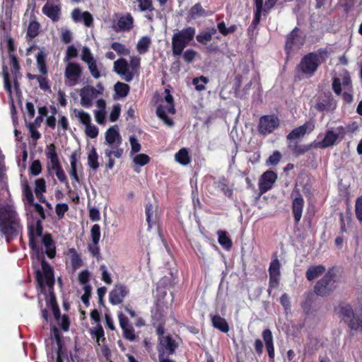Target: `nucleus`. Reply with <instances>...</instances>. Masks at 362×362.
Segmentation results:
<instances>
[{
    "mask_svg": "<svg viewBox=\"0 0 362 362\" xmlns=\"http://www.w3.org/2000/svg\"><path fill=\"white\" fill-rule=\"evenodd\" d=\"M195 33V28L189 26L174 33V35L189 45V43L194 39Z\"/></svg>",
    "mask_w": 362,
    "mask_h": 362,
    "instance_id": "obj_24",
    "label": "nucleus"
},
{
    "mask_svg": "<svg viewBox=\"0 0 362 362\" xmlns=\"http://www.w3.org/2000/svg\"><path fill=\"white\" fill-rule=\"evenodd\" d=\"M165 101L167 104L166 105H163L162 104L159 105L156 108V115L166 124L168 126H173L174 124V122L172 119L168 117L167 113H175L174 100L168 89H165Z\"/></svg>",
    "mask_w": 362,
    "mask_h": 362,
    "instance_id": "obj_5",
    "label": "nucleus"
},
{
    "mask_svg": "<svg viewBox=\"0 0 362 362\" xmlns=\"http://www.w3.org/2000/svg\"><path fill=\"white\" fill-rule=\"evenodd\" d=\"M262 337L264 341L269 360L273 361L274 358L275 352L273 335L271 330L269 329H264L262 333Z\"/></svg>",
    "mask_w": 362,
    "mask_h": 362,
    "instance_id": "obj_17",
    "label": "nucleus"
},
{
    "mask_svg": "<svg viewBox=\"0 0 362 362\" xmlns=\"http://www.w3.org/2000/svg\"><path fill=\"white\" fill-rule=\"evenodd\" d=\"M178 347L177 343L170 335L159 338V345L157 349H160L165 353L167 351L168 355H173Z\"/></svg>",
    "mask_w": 362,
    "mask_h": 362,
    "instance_id": "obj_15",
    "label": "nucleus"
},
{
    "mask_svg": "<svg viewBox=\"0 0 362 362\" xmlns=\"http://www.w3.org/2000/svg\"><path fill=\"white\" fill-rule=\"evenodd\" d=\"M52 330L57 344V357L60 356L61 358L64 359L67 356V353L66 350L63 348V344L59 330L56 327H53Z\"/></svg>",
    "mask_w": 362,
    "mask_h": 362,
    "instance_id": "obj_31",
    "label": "nucleus"
},
{
    "mask_svg": "<svg viewBox=\"0 0 362 362\" xmlns=\"http://www.w3.org/2000/svg\"><path fill=\"white\" fill-rule=\"evenodd\" d=\"M254 3L255 5V8L254 11V17L252 23L247 29L249 33L251 30V28H256V27L259 25L261 21L262 14H267L264 13V10L263 9V0H254Z\"/></svg>",
    "mask_w": 362,
    "mask_h": 362,
    "instance_id": "obj_18",
    "label": "nucleus"
},
{
    "mask_svg": "<svg viewBox=\"0 0 362 362\" xmlns=\"http://www.w3.org/2000/svg\"><path fill=\"white\" fill-rule=\"evenodd\" d=\"M3 72H4V88L6 91L9 94H12V88H11V83L9 78V74L7 71V67L4 66L3 67Z\"/></svg>",
    "mask_w": 362,
    "mask_h": 362,
    "instance_id": "obj_57",
    "label": "nucleus"
},
{
    "mask_svg": "<svg viewBox=\"0 0 362 362\" xmlns=\"http://www.w3.org/2000/svg\"><path fill=\"white\" fill-rule=\"evenodd\" d=\"M69 206L66 203H58L55 206V212L58 217V219H62L64 217L66 212L69 211Z\"/></svg>",
    "mask_w": 362,
    "mask_h": 362,
    "instance_id": "obj_49",
    "label": "nucleus"
},
{
    "mask_svg": "<svg viewBox=\"0 0 362 362\" xmlns=\"http://www.w3.org/2000/svg\"><path fill=\"white\" fill-rule=\"evenodd\" d=\"M208 81L209 80L206 77L201 76L199 77L194 78L192 80V84L194 85L197 90L202 91L205 90V84L207 83Z\"/></svg>",
    "mask_w": 362,
    "mask_h": 362,
    "instance_id": "obj_45",
    "label": "nucleus"
},
{
    "mask_svg": "<svg viewBox=\"0 0 362 362\" xmlns=\"http://www.w3.org/2000/svg\"><path fill=\"white\" fill-rule=\"evenodd\" d=\"M75 116L78 119L79 122L86 126L91 123V117L90 115L83 110H74Z\"/></svg>",
    "mask_w": 362,
    "mask_h": 362,
    "instance_id": "obj_43",
    "label": "nucleus"
},
{
    "mask_svg": "<svg viewBox=\"0 0 362 362\" xmlns=\"http://www.w3.org/2000/svg\"><path fill=\"white\" fill-rule=\"evenodd\" d=\"M90 237L93 243L98 244L100 238V226L98 224H94L91 227Z\"/></svg>",
    "mask_w": 362,
    "mask_h": 362,
    "instance_id": "obj_48",
    "label": "nucleus"
},
{
    "mask_svg": "<svg viewBox=\"0 0 362 362\" xmlns=\"http://www.w3.org/2000/svg\"><path fill=\"white\" fill-rule=\"evenodd\" d=\"M325 272V268L322 265L312 266L306 272V277L308 280L312 281Z\"/></svg>",
    "mask_w": 362,
    "mask_h": 362,
    "instance_id": "obj_32",
    "label": "nucleus"
},
{
    "mask_svg": "<svg viewBox=\"0 0 362 362\" xmlns=\"http://www.w3.org/2000/svg\"><path fill=\"white\" fill-rule=\"evenodd\" d=\"M150 157L145 153H140L134 158V163L139 166H144L150 162Z\"/></svg>",
    "mask_w": 362,
    "mask_h": 362,
    "instance_id": "obj_53",
    "label": "nucleus"
},
{
    "mask_svg": "<svg viewBox=\"0 0 362 362\" xmlns=\"http://www.w3.org/2000/svg\"><path fill=\"white\" fill-rule=\"evenodd\" d=\"M280 303L284 307L285 314L288 317V314H291V302L290 298L287 293H284L280 298Z\"/></svg>",
    "mask_w": 362,
    "mask_h": 362,
    "instance_id": "obj_50",
    "label": "nucleus"
},
{
    "mask_svg": "<svg viewBox=\"0 0 362 362\" xmlns=\"http://www.w3.org/2000/svg\"><path fill=\"white\" fill-rule=\"evenodd\" d=\"M217 235L218 243L225 250H230L233 247V242L230 237L228 235L227 232L220 230L217 232Z\"/></svg>",
    "mask_w": 362,
    "mask_h": 362,
    "instance_id": "obj_29",
    "label": "nucleus"
},
{
    "mask_svg": "<svg viewBox=\"0 0 362 362\" xmlns=\"http://www.w3.org/2000/svg\"><path fill=\"white\" fill-rule=\"evenodd\" d=\"M277 179V174L273 170L265 171L259 180V197L270 190Z\"/></svg>",
    "mask_w": 362,
    "mask_h": 362,
    "instance_id": "obj_8",
    "label": "nucleus"
},
{
    "mask_svg": "<svg viewBox=\"0 0 362 362\" xmlns=\"http://www.w3.org/2000/svg\"><path fill=\"white\" fill-rule=\"evenodd\" d=\"M151 317L153 325L156 322H163L164 315L159 305L157 304L151 310Z\"/></svg>",
    "mask_w": 362,
    "mask_h": 362,
    "instance_id": "obj_39",
    "label": "nucleus"
},
{
    "mask_svg": "<svg viewBox=\"0 0 362 362\" xmlns=\"http://www.w3.org/2000/svg\"><path fill=\"white\" fill-rule=\"evenodd\" d=\"M23 195L29 204H35L33 191L28 183H25L23 186Z\"/></svg>",
    "mask_w": 362,
    "mask_h": 362,
    "instance_id": "obj_56",
    "label": "nucleus"
},
{
    "mask_svg": "<svg viewBox=\"0 0 362 362\" xmlns=\"http://www.w3.org/2000/svg\"><path fill=\"white\" fill-rule=\"evenodd\" d=\"M303 206V199L301 197H296V221H298L301 218Z\"/></svg>",
    "mask_w": 362,
    "mask_h": 362,
    "instance_id": "obj_60",
    "label": "nucleus"
},
{
    "mask_svg": "<svg viewBox=\"0 0 362 362\" xmlns=\"http://www.w3.org/2000/svg\"><path fill=\"white\" fill-rule=\"evenodd\" d=\"M339 130L343 131V128L341 127L339 128ZM344 133L343 132H339L338 134L334 133L333 131H328L324 139L319 142L318 146L320 148H327L333 146L338 138H344Z\"/></svg>",
    "mask_w": 362,
    "mask_h": 362,
    "instance_id": "obj_16",
    "label": "nucleus"
},
{
    "mask_svg": "<svg viewBox=\"0 0 362 362\" xmlns=\"http://www.w3.org/2000/svg\"><path fill=\"white\" fill-rule=\"evenodd\" d=\"M81 154V150L78 148L74 151L69 158L71 164V170L69 173L72 179H74L76 182H79V177L77 173V164Z\"/></svg>",
    "mask_w": 362,
    "mask_h": 362,
    "instance_id": "obj_22",
    "label": "nucleus"
},
{
    "mask_svg": "<svg viewBox=\"0 0 362 362\" xmlns=\"http://www.w3.org/2000/svg\"><path fill=\"white\" fill-rule=\"evenodd\" d=\"M139 2V8L141 11H148L152 12L154 10L153 0H136Z\"/></svg>",
    "mask_w": 362,
    "mask_h": 362,
    "instance_id": "obj_51",
    "label": "nucleus"
},
{
    "mask_svg": "<svg viewBox=\"0 0 362 362\" xmlns=\"http://www.w3.org/2000/svg\"><path fill=\"white\" fill-rule=\"evenodd\" d=\"M129 292L126 286L121 284H116L109 293L110 303L114 305L122 303Z\"/></svg>",
    "mask_w": 362,
    "mask_h": 362,
    "instance_id": "obj_9",
    "label": "nucleus"
},
{
    "mask_svg": "<svg viewBox=\"0 0 362 362\" xmlns=\"http://www.w3.org/2000/svg\"><path fill=\"white\" fill-rule=\"evenodd\" d=\"M188 45L182 40L173 35L172 37V52L174 57L180 56Z\"/></svg>",
    "mask_w": 362,
    "mask_h": 362,
    "instance_id": "obj_25",
    "label": "nucleus"
},
{
    "mask_svg": "<svg viewBox=\"0 0 362 362\" xmlns=\"http://www.w3.org/2000/svg\"><path fill=\"white\" fill-rule=\"evenodd\" d=\"M151 44V40L148 36L141 37L136 45V49L141 54L146 53Z\"/></svg>",
    "mask_w": 362,
    "mask_h": 362,
    "instance_id": "obj_35",
    "label": "nucleus"
},
{
    "mask_svg": "<svg viewBox=\"0 0 362 362\" xmlns=\"http://www.w3.org/2000/svg\"><path fill=\"white\" fill-rule=\"evenodd\" d=\"M105 139L111 148L118 147L122 144V137L117 125L110 127L105 134Z\"/></svg>",
    "mask_w": 362,
    "mask_h": 362,
    "instance_id": "obj_13",
    "label": "nucleus"
},
{
    "mask_svg": "<svg viewBox=\"0 0 362 362\" xmlns=\"http://www.w3.org/2000/svg\"><path fill=\"white\" fill-rule=\"evenodd\" d=\"M214 185L218 188L223 194L227 197H232L233 191L228 187V182L225 177H221L218 180L215 181Z\"/></svg>",
    "mask_w": 362,
    "mask_h": 362,
    "instance_id": "obj_26",
    "label": "nucleus"
},
{
    "mask_svg": "<svg viewBox=\"0 0 362 362\" xmlns=\"http://www.w3.org/2000/svg\"><path fill=\"white\" fill-rule=\"evenodd\" d=\"M90 334L92 337L96 338L97 343L98 344L100 341L102 342L105 341V333L103 328L100 324H97V325L91 330Z\"/></svg>",
    "mask_w": 362,
    "mask_h": 362,
    "instance_id": "obj_41",
    "label": "nucleus"
},
{
    "mask_svg": "<svg viewBox=\"0 0 362 362\" xmlns=\"http://www.w3.org/2000/svg\"><path fill=\"white\" fill-rule=\"evenodd\" d=\"M176 161L179 163L187 165L190 163L191 158L187 148H182L178 151L175 155Z\"/></svg>",
    "mask_w": 362,
    "mask_h": 362,
    "instance_id": "obj_33",
    "label": "nucleus"
},
{
    "mask_svg": "<svg viewBox=\"0 0 362 362\" xmlns=\"http://www.w3.org/2000/svg\"><path fill=\"white\" fill-rule=\"evenodd\" d=\"M83 70L81 65L76 62H69L64 71V83L68 87L77 85L82 76Z\"/></svg>",
    "mask_w": 362,
    "mask_h": 362,
    "instance_id": "obj_6",
    "label": "nucleus"
},
{
    "mask_svg": "<svg viewBox=\"0 0 362 362\" xmlns=\"http://www.w3.org/2000/svg\"><path fill=\"white\" fill-rule=\"evenodd\" d=\"M98 90L92 86L88 85L80 90L81 104L84 107H90L93 100L98 94Z\"/></svg>",
    "mask_w": 362,
    "mask_h": 362,
    "instance_id": "obj_11",
    "label": "nucleus"
},
{
    "mask_svg": "<svg viewBox=\"0 0 362 362\" xmlns=\"http://www.w3.org/2000/svg\"><path fill=\"white\" fill-rule=\"evenodd\" d=\"M55 174H56L57 177L59 180V182L65 184L66 187L68 189V193H71V189L70 187L67 177H66L63 168L56 171Z\"/></svg>",
    "mask_w": 362,
    "mask_h": 362,
    "instance_id": "obj_52",
    "label": "nucleus"
},
{
    "mask_svg": "<svg viewBox=\"0 0 362 362\" xmlns=\"http://www.w3.org/2000/svg\"><path fill=\"white\" fill-rule=\"evenodd\" d=\"M46 191V184L44 178L37 179L35 181V193L36 197H38L39 194L44 193Z\"/></svg>",
    "mask_w": 362,
    "mask_h": 362,
    "instance_id": "obj_54",
    "label": "nucleus"
},
{
    "mask_svg": "<svg viewBox=\"0 0 362 362\" xmlns=\"http://www.w3.org/2000/svg\"><path fill=\"white\" fill-rule=\"evenodd\" d=\"M336 276L333 274L332 269L320 279L314 287L315 293L320 296H329L337 288Z\"/></svg>",
    "mask_w": 362,
    "mask_h": 362,
    "instance_id": "obj_4",
    "label": "nucleus"
},
{
    "mask_svg": "<svg viewBox=\"0 0 362 362\" xmlns=\"http://www.w3.org/2000/svg\"><path fill=\"white\" fill-rule=\"evenodd\" d=\"M120 112H121L120 105L118 103L115 105L110 112V114L109 116V120L112 122L117 121L119 117Z\"/></svg>",
    "mask_w": 362,
    "mask_h": 362,
    "instance_id": "obj_62",
    "label": "nucleus"
},
{
    "mask_svg": "<svg viewBox=\"0 0 362 362\" xmlns=\"http://www.w3.org/2000/svg\"><path fill=\"white\" fill-rule=\"evenodd\" d=\"M280 262L278 259H273L269 265V274L280 275Z\"/></svg>",
    "mask_w": 362,
    "mask_h": 362,
    "instance_id": "obj_63",
    "label": "nucleus"
},
{
    "mask_svg": "<svg viewBox=\"0 0 362 362\" xmlns=\"http://www.w3.org/2000/svg\"><path fill=\"white\" fill-rule=\"evenodd\" d=\"M111 48L119 55H129L130 54V50L127 48L124 45L120 42H112L111 45Z\"/></svg>",
    "mask_w": 362,
    "mask_h": 362,
    "instance_id": "obj_46",
    "label": "nucleus"
},
{
    "mask_svg": "<svg viewBox=\"0 0 362 362\" xmlns=\"http://www.w3.org/2000/svg\"><path fill=\"white\" fill-rule=\"evenodd\" d=\"M123 332V337L130 341H134L136 339L137 335L136 334L135 330L132 325L125 327L124 329H122Z\"/></svg>",
    "mask_w": 362,
    "mask_h": 362,
    "instance_id": "obj_47",
    "label": "nucleus"
},
{
    "mask_svg": "<svg viewBox=\"0 0 362 362\" xmlns=\"http://www.w3.org/2000/svg\"><path fill=\"white\" fill-rule=\"evenodd\" d=\"M196 40L199 43L205 45L212 40V37L210 35V33L206 31L198 34L196 36Z\"/></svg>",
    "mask_w": 362,
    "mask_h": 362,
    "instance_id": "obj_61",
    "label": "nucleus"
},
{
    "mask_svg": "<svg viewBox=\"0 0 362 362\" xmlns=\"http://www.w3.org/2000/svg\"><path fill=\"white\" fill-rule=\"evenodd\" d=\"M294 47V29L292 30L286 37L285 44V52L287 55V59L292 57Z\"/></svg>",
    "mask_w": 362,
    "mask_h": 362,
    "instance_id": "obj_37",
    "label": "nucleus"
},
{
    "mask_svg": "<svg viewBox=\"0 0 362 362\" xmlns=\"http://www.w3.org/2000/svg\"><path fill=\"white\" fill-rule=\"evenodd\" d=\"M134 26V18L130 13L122 16L117 21V28L115 30L119 31H129Z\"/></svg>",
    "mask_w": 362,
    "mask_h": 362,
    "instance_id": "obj_21",
    "label": "nucleus"
},
{
    "mask_svg": "<svg viewBox=\"0 0 362 362\" xmlns=\"http://www.w3.org/2000/svg\"><path fill=\"white\" fill-rule=\"evenodd\" d=\"M46 75H40L37 78V82L39 83V87L41 90L44 91L50 90V85L49 83V80Z\"/></svg>",
    "mask_w": 362,
    "mask_h": 362,
    "instance_id": "obj_55",
    "label": "nucleus"
},
{
    "mask_svg": "<svg viewBox=\"0 0 362 362\" xmlns=\"http://www.w3.org/2000/svg\"><path fill=\"white\" fill-rule=\"evenodd\" d=\"M320 64L319 57L315 53L305 55L298 65L299 70L304 74L312 76Z\"/></svg>",
    "mask_w": 362,
    "mask_h": 362,
    "instance_id": "obj_7",
    "label": "nucleus"
},
{
    "mask_svg": "<svg viewBox=\"0 0 362 362\" xmlns=\"http://www.w3.org/2000/svg\"><path fill=\"white\" fill-rule=\"evenodd\" d=\"M130 90V86L122 82H117L115 85V91L119 98L126 97Z\"/></svg>",
    "mask_w": 362,
    "mask_h": 362,
    "instance_id": "obj_38",
    "label": "nucleus"
},
{
    "mask_svg": "<svg viewBox=\"0 0 362 362\" xmlns=\"http://www.w3.org/2000/svg\"><path fill=\"white\" fill-rule=\"evenodd\" d=\"M114 71L127 81L130 82L134 78V72L130 71L129 65L124 58H120L114 62Z\"/></svg>",
    "mask_w": 362,
    "mask_h": 362,
    "instance_id": "obj_10",
    "label": "nucleus"
},
{
    "mask_svg": "<svg viewBox=\"0 0 362 362\" xmlns=\"http://www.w3.org/2000/svg\"><path fill=\"white\" fill-rule=\"evenodd\" d=\"M339 310V313L342 316V318L345 322L350 320V318H353L354 315L353 310L349 305H340Z\"/></svg>",
    "mask_w": 362,
    "mask_h": 362,
    "instance_id": "obj_40",
    "label": "nucleus"
},
{
    "mask_svg": "<svg viewBox=\"0 0 362 362\" xmlns=\"http://www.w3.org/2000/svg\"><path fill=\"white\" fill-rule=\"evenodd\" d=\"M28 230L29 244H30V235H32V237H33V239L35 243L39 247L40 250L42 252V248L39 246V245H37V241L35 240L36 237L43 236L42 235L43 227H42V221L40 219H38L36 221L35 228H34L33 226L29 225L28 226ZM29 247L31 250V252H30L31 257L36 258V255H35V252L32 250L30 245H29Z\"/></svg>",
    "mask_w": 362,
    "mask_h": 362,
    "instance_id": "obj_14",
    "label": "nucleus"
},
{
    "mask_svg": "<svg viewBox=\"0 0 362 362\" xmlns=\"http://www.w3.org/2000/svg\"><path fill=\"white\" fill-rule=\"evenodd\" d=\"M84 293L81 296V300L84 305L88 307L89 305V300L91 296L92 287L90 285H86L83 287Z\"/></svg>",
    "mask_w": 362,
    "mask_h": 362,
    "instance_id": "obj_59",
    "label": "nucleus"
},
{
    "mask_svg": "<svg viewBox=\"0 0 362 362\" xmlns=\"http://www.w3.org/2000/svg\"><path fill=\"white\" fill-rule=\"evenodd\" d=\"M47 54L42 51L40 50L36 55L37 66L42 75H47L48 68L46 64Z\"/></svg>",
    "mask_w": 362,
    "mask_h": 362,
    "instance_id": "obj_28",
    "label": "nucleus"
},
{
    "mask_svg": "<svg viewBox=\"0 0 362 362\" xmlns=\"http://www.w3.org/2000/svg\"><path fill=\"white\" fill-rule=\"evenodd\" d=\"M0 231L5 235L6 241L11 243L22 234L23 226L17 212L10 205L0 206Z\"/></svg>",
    "mask_w": 362,
    "mask_h": 362,
    "instance_id": "obj_2",
    "label": "nucleus"
},
{
    "mask_svg": "<svg viewBox=\"0 0 362 362\" xmlns=\"http://www.w3.org/2000/svg\"><path fill=\"white\" fill-rule=\"evenodd\" d=\"M40 27V23L36 21H30L28 27L27 35L31 39L35 38L39 34Z\"/></svg>",
    "mask_w": 362,
    "mask_h": 362,
    "instance_id": "obj_42",
    "label": "nucleus"
},
{
    "mask_svg": "<svg viewBox=\"0 0 362 362\" xmlns=\"http://www.w3.org/2000/svg\"><path fill=\"white\" fill-rule=\"evenodd\" d=\"M69 252L72 255L71 256V265L74 269L79 268L82 266L83 261L80 257V255L78 254L75 248H70L69 250Z\"/></svg>",
    "mask_w": 362,
    "mask_h": 362,
    "instance_id": "obj_44",
    "label": "nucleus"
},
{
    "mask_svg": "<svg viewBox=\"0 0 362 362\" xmlns=\"http://www.w3.org/2000/svg\"><path fill=\"white\" fill-rule=\"evenodd\" d=\"M9 57L10 64L11 66V71L14 76V85L15 87L17 88L18 86L17 78L18 75L20 74V64L17 57L14 54L10 53Z\"/></svg>",
    "mask_w": 362,
    "mask_h": 362,
    "instance_id": "obj_30",
    "label": "nucleus"
},
{
    "mask_svg": "<svg viewBox=\"0 0 362 362\" xmlns=\"http://www.w3.org/2000/svg\"><path fill=\"white\" fill-rule=\"evenodd\" d=\"M42 172V165L40 160H35L32 162L30 167V173L31 175L37 176Z\"/></svg>",
    "mask_w": 362,
    "mask_h": 362,
    "instance_id": "obj_58",
    "label": "nucleus"
},
{
    "mask_svg": "<svg viewBox=\"0 0 362 362\" xmlns=\"http://www.w3.org/2000/svg\"><path fill=\"white\" fill-rule=\"evenodd\" d=\"M42 243L45 247V254L49 259H53L56 255V247L50 233H45L42 238Z\"/></svg>",
    "mask_w": 362,
    "mask_h": 362,
    "instance_id": "obj_19",
    "label": "nucleus"
},
{
    "mask_svg": "<svg viewBox=\"0 0 362 362\" xmlns=\"http://www.w3.org/2000/svg\"><path fill=\"white\" fill-rule=\"evenodd\" d=\"M45 155L47 159L50 160L52 167H47L48 170H53L55 172L62 169V166L58 157L56 146L54 144H50L46 146Z\"/></svg>",
    "mask_w": 362,
    "mask_h": 362,
    "instance_id": "obj_12",
    "label": "nucleus"
},
{
    "mask_svg": "<svg viewBox=\"0 0 362 362\" xmlns=\"http://www.w3.org/2000/svg\"><path fill=\"white\" fill-rule=\"evenodd\" d=\"M42 11L53 22H57L59 20L61 12V7L59 5H52L47 3L43 6Z\"/></svg>",
    "mask_w": 362,
    "mask_h": 362,
    "instance_id": "obj_20",
    "label": "nucleus"
},
{
    "mask_svg": "<svg viewBox=\"0 0 362 362\" xmlns=\"http://www.w3.org/2000/svg\"><path fill=\"white\" fill-rule=\"evenodd\" d=\"M213 326L220 331L227 333L229 331V326L226 320L219 315H215L211 317Z\"/></svg>",
    "mask_w": 362,
    "mask_h": 362,
    "instance_id": "obj_27",
    "label": "nucleus"
},
{
    "mask_svg": "<svg viewBox=\"0 0 362 362\" xmlns=\"http://www.w3.org/2000/svg\"><path fill=\"white\" fill-rule=\"evenodd\" d=\"M30 236V247L36 255V259L41 262L42 270L35 273L36 281L42 293L45 292L47 286L49 294V304L51 308L58 306L57 298L54 293V276L53 268L45 259L44 254L35 243L32 235Z\"/></svg>",
    "mask_w": 362,
    "mask_h": 362,
    "instance_id": "obj_1",
    "label": "nucleus"
},
{
    "mask_svg": "<svg viewBox=\"0 0 362 362\" xmlns=\"http://www.w3.org/2000/svg\"><path fill=\"white\" fill-rule=\"evenodd\" d=\"M206 16H208V13L204 9L202 4L200 3H197L189 9L187 20L189 22L192 20H195L197 18Z\"/></svg>",
    "mask_w": 362,
    "mask_h": 362,
    "instance_id": "obj_23",
    "label": "nucleus"
},
{
    "mask_svg": "<svg viewBox=\"0 0 362 362\" xmlns=\"http://www.w3.org/2000/svg\"><path fill=\"white\" fill-rule=\"evenodd\" d=\"M280 125L279 117L274 114L264 115L259 117L257 126L258 134L267 136L274 132Z\"/></svg>",
    "mask_w": 362,
    "mask_h": 362,
    "instance_id": "obj_3",
    "label": "nucleus"
},
{
    "mask_svg": "<svg viewBox=\"0 0 362 362\" xmlns=\"http://www.w3.org/2000/svg\"><path fill=\"white\" fill-rule=\"evenodd\" d=\"M88 165L93 170H97L99 168L98 155L94 147H92L88 155Z\"/></svg>",
    "mask_w": 362,
    "mask_h": 362,
    "instance_id": "obj_36",
    "label": "nucleus"
},
{
    "mask_svg": "<svg viewBox=\"0 0 362 362\" xmlns=\"http://www.w3.org/2000/svg\"><path fill=\"white\" fill-rule=\"evenodd\" d=\"M315 128L313 122H307L304 124L296 128V139H300L305 136L306 133L311 132Z\"/></svg>",
    "mask_w": 362,
    "mask_h": 362,
    "instance_id": "obj_34",
    "label": "nucleus"
},
{
    "mask_svg": "<svg viewBox=\"0 0 362 362\" xmlns=\"http://www.w3.org/2000/svg\"><path fill=\"white\" fill-rule=\"evenodd\" d=\"M86 134L88 137L95 139L98 135V129L97 127L90 123L86 126Z\"/></svg>",
    "mask_w": 362,
    "mask_h": 362,
    "instance_id": "obj_64",
    "label": "nucleus"
}]
</instances>
